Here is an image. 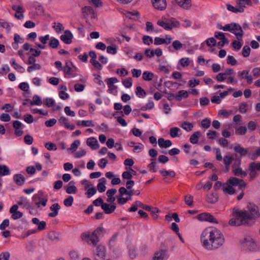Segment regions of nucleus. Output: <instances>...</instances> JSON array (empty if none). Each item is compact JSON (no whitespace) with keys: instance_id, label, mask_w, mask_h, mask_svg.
<instances>
[{"instance_id":"obj_3","label":"nucleus","mask_w":260,"mask_h":260,"mask_svg":"<svg viewBox=\"0 0 260 260\" xmlns=\"http://www.w3.org/2000/svg\"><path fill=\"white\" fill-rule=\"evenodd\" d=\"M223 30L232 32L235 35L238 41L242 40L244 32L241 26L239 24L232 23L225 24L224 26V28H223Z\"/></svg>"},{"instance_id":"obj_28","label":"nucleus","mask_w":260,"mask_h":260,"mask_svg":"<svg viewBox=\"0 0 260 260\" xmlns=\"http://www.w3.org/2000/svg\"><path fill=\"white\" fill-rule=\"evenodd\" d=\"M25 101H29L31 105H41L42 104L40 97L37 95H35L33 96L32 101L29 99H26Z\"/></svg>"},{"instance_id":"obj_53","label":"nucleus","mask_w":260,"mask_h":260,"mask_svg":"<svg viewBox=\"0 0 260 260\" xmlns=\"http://www.w3.org/2000/svg\"><path fill=\"white\" fill-rule=\"evenodd\" d=\"M248 105L246 103H242L240 105L239 111L241 113H245L247 111Z\"/></svg>"},{"instance_id":"obj_25","label":"nucleus","mask_w":260,"mask_h":260,"mask_svg":"<svg viewBox=\"0 0 260 260\" xmlns=\"http://www.w3.org/2000/svg\"><path fill=\"white\" fill-rule=\"evenodd\" d=\"M201 135L199 131L195 132L190 137L189 141L190 143L193 144H197L198 143V139Z\"/></svg>"},{"instance_id":"obj_10","label":"nucleus","mask_w":260,"mask_h":260,"mask_svg":"<svg viewBox=\"0 0 260 260\" xmlns=\"http://www.w3.org/2000/svg\"><path fill=\"white\" fill-rule=\"evenodd\" d=\"M73 36L69 30H66L64 31V34L62 35L60 38L64 43L70 44L72 42Z\"/></svg>"},{"instance_id":"obj_51","label":"nucleus","mask_w":260,"mask_h":260,"mask_svg":"<svg viewBox=\"0 0 260 260\" xmlns=\"http://www.w3.org/2000/svg\"><path fill=\"white\" fill-rule=\"evenodd\" d=\"M122 83L126 88H130L132 85V79L128 78L123 80Z\"/></svg>"},{"instance_id":"obj_54","label":"nucleus","mask_w":260,"mask_h":260,"mask_svg":"<svg viewBox=\"0 0 260 260\" xmlns=\"http://www.w3.org/2000/svg\"><path fill=\"white\" fill-rule=\"evenodd\" d=\"M201 125L202 127L208 128L210 126L211 121L209 119L205 118L202 121Z\"/></svg>"},{"instance_id":"obj_5","label":"nucleus","mask_w":260,"mask_h":260,"mask_svg":"<svg viewBox=\"0 0 260 260\" xmlns=\"http://www.w3.org/2000/svg\"><path fill=\"white\" fill-rule=\"evenodd\" d=\"M248 171L250 180H252L257 176V172H260V162H250L249 165Z\"/></svg>"},{"instance_id":"obj_16","label":"nucleus","mask_w":260,"mask_h":260,"mask_svg":"<svg viewBox=\"0 0 260 260\" xmlns=\"http://www.w3.org/2000/svg\"><path fill=\"white\" fill-rule=\"evenodd\" d=\"M106 81L109 87V90H111V92H112V90L117 89V86L114 85L115 83H117L118 81L116 78H108Z\"/></svg>"},{"instance_id":"obj_26","label":"nucleus","mask_w":260,"mask_h":260,"mask_svg":"<svg viewBox=\"0 0 260 260\" xmlns=\"http://www.w3.org/2000/svg\"><path fill=\"white\" fill-rule=\"evenodd\" d=\"M236 157V154H233L232 156H224L222 159L225 166H230L233 160H234Z\"/></svg>"},{"instance_id":"obj_13","label":"nucleus","mask_w":260,"mask_h":260,"mask_svg":"<svg viewBox=\"0 0 260 260\" xmlns=\"http://www.w3.org/2000/svg\"><path fill=\"white\" fill-rule=\"evenodd\" d=\"M168 251L166 249H161L159 251L155 253L153 256V260H163L168 257L167 254Z\"/></svg>"},{"instance_id":"obj_44","label":"nucleus","mask_w":260,"mask_h":260,"mask_svg":"<svg viewBox=\"0 0 260 260\" xmlns=\"http://www.w3.org/2000/svg\"><path fill=\"white\" fill-rule=\"evenodd\" d=\"M250 50V48L248 46H244L242 50V55L245 57L249 56Z\"/></svg>"},{"instance_id":"obj_62","label":"nucleus","mask_w":260,"mask_h":260,"mask_svg":"<svg viewBox=\"0 0 260 260\" xmlns=\"http://www.w3.org/2000/svg\"><path fill=\"white\" fill-rule=\"evenodd\" d=\"M1 120L8 122L11 120V117L8 114L3 113L0 116Z\"/></svg>"},{"instance_id":"obj_40","label":"nucleus","mask_w":260,"mask_h":260,"mask_svg":"<svg viewBox=\"0 0 260 260\" xmlns=\"http://www.w3.org/2000/svg\"><path fill=\"white\" fill-rule=\"evenodd\" d=\"M172 47L175 50H179L182 48L183 44L179 41L175 40L172 43Z\"/></svg>"},{"instance_id":"obj_20","label":"nucleus","mask_w":260,"mask_h":260,"mask_svg":"<svg viewBox=\"0 0 260 260\" xmlns=\"http://www.w3.org/2000/svg\"><path fill=\"white\" fill-rule=\"evenodd\" d=\"M234 149L235 152L239 153L241 156H245L248 153V150L242 147L239 144L235 146Z\"/></svg>"},{"instance_id":"obj_61","label":"nucleus","mask_w":260,"mask_h":260,"mask_svg":"<svg viewBox=\"0 0 260 260\" xmlns=\"http://www.w3.org/2000/svg\"><path fill=\"white\" fill-rule=\"evenodd\" d=\"M223 191L228 193L230 194H233L235 193V189L231 185H228L223 189Z\"/></svg>"},{"instance_id":"obj_46","label":"nucleus","mask_w":260,"mask_h":260,"mask_svg":"<svg viewBox=\"0 0 260 260\" xmlns=\"http://www.w3.org/2000/svg\"><path fill=\"white\" fill-rule=\"evenodd\" d=\"M247 132V128L245 126H240L236 129V133L239 135H244Z\"/></svg>"},{"instance_id":"obj_47","label":"nucleus","mask_w":260,"mask_h":260,"mask_svg":"<svg viewBox=\"0 0 260 260\" xmlns=\"http://www.w3.org/2000/svg\"><path fill=\"white\" fill-rule=\"evenodd\" d=\"M117 199V202L119 204L123 205L125 204L128 201L131 200V197H128L126 198H123L122 197L116 198Z\"/></svg>"},{"instance_id":"obj_31","label":"nucleus","mask_w":260,"mask_h":260,"mask_svg":"<svg viewBox=\"0 0 260 260\" xmlns=\"http://www.w3.org/2000/svg\"><path fill=\"white\" fill-rule=\"evenodd\" d=\"M218 200V198L213 193H211L207 196L206 201L208 203L210 204H214Z\"/></svg>"},{"instance_id":"obj_57","label":"nucleus","mask_w":260,"mask_h":260,"mask_svg":"<svg viewBox=\"0 0 260 260\" xmlns=\"http://www.w3.org/2000/svg\"><path fill=\"white\" fill-rule=\"evenodd\" d=\"M0 25L2 27L7 29L8 31H10L11 29L10 23L7 21H5L4 20H0Z\"/></svg>"},{"instance_id":"obj_55","label":"nucleus","mask_w":260,"mask_h":260,"mask_svg":"<svg viewBox=\"0 0 260 260\" xmlns=\"http://www.w3.org/2000/svg\"><path fill=\"white\" fill-rule=\"evenodd\" d=\"M160 210L158 208L156 207H154L152 210L150 211V214L152 216L154 219H157L158 217V216L156 214V213L160 212Z\"/></svg>"},{"instance_id":"obj_9","label":"nucleus","mask_w":260,"mask_h":260,"mask_svg":"<svg viewBox=\"0 0 260 260\" xmlns=\"http://www.w3.org/2000/svg\"><path fill=\"white\" fill-rule=\"evenodd\" d=\"M82 13L85 19H87L89 16H90L91 19L95 18L96 16V14L94 10L90 6H85L82 8Z\"/></svg>"},{"instance_id":"obj_36","label":"nucleus","mask_w":260,"mask_h":260,"mask_svg":"<svg viewBox=\"0 0 260 260\" xmlns=\"http://www.w3.org/2000/svg\"><path fill=\"white\" fill-rule=\"evenodd\" d=\"M180 131V129L177 127H174L170 129V134L172 138H176L178 136V133Z\"/></svg>"},{"instance_id":"obj_42","label":"nucleus","mask_w":260,"mask_h":260,"mask_svg":"<svg viewBox=\"0 0 260 260\" xmlns=\"http://www.w3.org/2000/svg\"><path fill=\"white\" fill-rule=\"evenodd\" d=\"M80 144V142L78 140H76L71 144V147L68 148V150L75 151Z\"/></svg>"},{"instance_id":"obj_35","label":"nucleus","mask_w":260,"mask_h":260,"mask_svg":"<svg viewBox=\"0 0 260 260\" xmlns=\"http://www.w3.org/2000/svg\"><path fill=\"white\" fill-rule=\"evenodd\" d=\"M193 125L191 123L184 121L181 124V127L187 131H191L193 128Z\"/></svg>"},{"instance_id":"obj_24","label":"nucleus","mask_w":260,"mask_h":260,"mask_svg":"<svg viewBox=\"0 0 260 260\" xmlns=\"http://www.w3.org/2000/svg\"><path fill=\"white\" fill-rule=\"evenodd\" d=\"M244 241H245V246H247L248 247H249V250H252L255 248L256 244L252 241L251 238H250V237L245 238Z\"/></svg>"},{"instance_id":"obj_19","label":"nucleus","mask_w":260,"mask_h":260,"mask_svg":"<svg viewBox=\"0 0 260 260\" xmlns=\"http://www.w3.org/2000/svg\"><path fill=\"white\" fill-rule=\"evenodd\" d=\"M188 95V92L187 91L181 90L175 94V100L177 101H181L183 98H187Z\"/></svg>"},{"instance_id":"obj_63","label":"nucleus","mask_w":260,"mask_h":260,"mask_svg":"<svg viewBox=\"0 0 260 260\" xmlns=\"http://www.w3.org/2000/svg\"><path fill=\"white\" fill-rule=\"evenodd\" d=\"M10 255V253L8 252H3L0 254V260H9Z\"/></svg>"},{"instance_id":"obj_18","label":"nucleus","mask_w":260,"mask_h":260,"mask_svg":"<svg viewBox=\"0 0 260 260\" xmlns=\"http://www.w3.org/2000/svg\"><path fill=\"white\" fill-rule=\"evenodd\" d=\"M158 144L160 147L165 148L170 147L172 144V142L170 140H165L162 138L158 139Z\"/></svg>"},{"instance_id":"obj_1","label":"nucleus","mask_w":260,"mask_h":260,"mask_svg":"<svg viewBox=\"0 0 260 260\" xmlns=\"http://www.w3.org/2000/svg\"><path fill=\"white\" fill-rule=\"evenodd\" d=\"M247 208V211L234 209L233 213L235 217L229 220V224L232 226L253 225L255 219L260 216L258 208L255 205L249 203Z\"/></svg>"},{"instance_id":"obj_30","label":"nucleus","mask_w":260,"mask_h":260,"mask_svg":"<svg viewBox=\"0 0 260 260\" xmlns=\"http://www.w3.org/2000/svg\"><path fill=\"white\" fill-rule=\"evenodd\" d=\"M233 173L235 176L244 177H245L247 174L246 172L243 171L242 168L238 167L237 169L233 170Z\"/></svg>"},{"instance_id":"obj_22","label":"nucleus","mask_w":260,"mask_h":260,"mask_svg":"<svg viewBox=\"0 0 260 260\" xmlns=\"http://www.w3.org/2000/svg\"><path fill=\"white\" fill-rule=\"evenodd\" d=\"M13 179L16 184L19 186L23 185L25 181V178L21 174L15 175Z\"/></svg>"},{"instance_id":"obj_12","label":"nucleus","mask_w":260,"mask_h":260,"mask_svg":"<svg viewBox=\"0 0 260 260\" xmlns=\"http://www.w3.org/2000/svg\"><path fill=\"white\" fill-rule=\"evenodd\" d=\"M152 4L154 8L159 10H163L167 7L166 0H153Z\"/></svg>"},{"instance_id":"obj_39","label":"nucleus","mask_w":260,"mask_h":260,"mask_svg":"<svg viewBox=\"0 0 260 260\" xmlns=\"http://www.w3.org/2000/svg\"><path fill=\"white\" fill-rule=\"evenodd\" d=\"M136 93L139 98L143 97L146 94L145 91L141 86L137 87Z\"/></svg>"},{"instance_id":"obj_4","label":"nucleus","mask_w":260,"mask_h":260,"mask_svg":"<svg viewBox=\"0 0 260 260\" xmlns=\"http://www.w3.org/2000/svg\"><path fill=\"white\" fill-rule=\"evenodd\" d=\"M157 23L158 25L162 27L165 29L167 30H171L173 27H179L180 26L179 22L177 21H175L173 18H172L168 22L158 20Z\"/></svg>"},{"instance_id":"obj_17","label":"nucleus","mask_w":260,"mask_h":260,"mask_svg":"<svg viewBox=\"0 0 260 260\" xmlns=\"http://www.w3.org/2000/svg\"><path fill=\"white\" fill-rule=\"evenodd\" d=\"M86 144L88 146H90L92 149H97L99 147L96 139L93 137L88 138Z\"/></svg>"},{"instance_id":"obj_21","label":"nucleus","mask_w":260,"mask_h":260,"mask_svg":"<svg viewBox=\"0 0 260 260\" xmlns=\"http://www.w3.org/2000/svg\"><path fill=\"white\" fill-rule=\"evenodd\" d=\"M74 182L72 181L70 182L66 188V191L68 194L76 193L77 192V188L75 185H71L74 184Z\"/></svg>"},{"instance_id":"obj_37","label":"nucleus","mask_w":260,"mask_h":260,"mask_svg":"<svg viewBox=\"0 0 260 260\" xmlns=\"http://www.w3.org/2000/svg\"><path fill=\"white\" fill-rule=\"evenodd\" d=\"M107 52L111 54H115L117 53V46L116 45H112L108 46Z\"/></svg>"},{"instance_id":"obj_32","label":"nucleus","mask_w":260,"mask_h":260,"mask_svg":"<svg viewBox=\"0 0 260 260\" xmlns=\"http://www.w3.org/2000/svg\"><path fill=\"white\" fill-rule=\"evenodd\" d=\"M10 173L9 169L5 165H0V175L5 176L9 175Z\"/></svg>"},{"instance_id":"obj_58","label":"nucleus","mask_w":260,"mask_h":260,"mask_svg":"<svg viewBox=\"0 0 260 260\" xmlns=\"http://www.w3.org/2000/svg\"><path fill=\"white\" fill-rule=\"evenodd\" d=\"M41 69V66L40 64L36 63L32 64V66H29L27 68V71L28 72H31L34 70H40Z\"/></svg>"},{"instance_id":"obj_15","label":"nucleus","mask_w":260,"mask_h":260,"mask_svg":"<svg viewBox=\"0 0 260 260\" xmlns=\"http://www.w3.org/2000/svg\"><path fill=\"white\" fill-rule=\"evenodd\" d=\"M50 209L52 212L49 213L48 216L51 217H54L58 215V210L60 209V206L58 203H55L50 207Z\"/></svg>"},{"instance_id":"obj_34","label":"nucleus","mask_w":260,"mask_h":260,"mask_svg":"<svg viewBox=\"0 0 260 260\" xmlns=\"http://www.w3.org/2000/svg\"><path fill=\"white\" fill-rule=\"evenodd\" d=\"M227 9L234 13H242L244 12V9H240L239 8H236L234 6H232L229 4H226Z\"/></svg>"},{"instance_id":"obj_43","label":"nucleus","mask_w":260,"mask_h":260,"mask_svg":"<svg viewBox=\"0 0 260 260\" xmlns=\"http://www.w3.org/2000/svg\"><path fill=\"white\" fill-rule=\"evenodd\" d=\"M142 40L143 43L147 45H150L153 42L152 38L149 36H144Z\"/></svg>"},{"instance_id":"obj_7","label":"nucleus","mask_w":260,"mask_h":260,"mask_svg":"<svg viewBox=\"0 0 260 260\" xmlns=\"http://www.w3.org/2000/svg\"><path fill=\"white\" fill-rule=\"evenodd\" d=\"M95 260H105L106 256L105 248L102 245H99L94 252Z\"/></svg>"},{"instance_id":"obj_27","label":"nucleus","mask_w":260,"mask_h":260,"mask_svg":"<svg viewBox=\"0 0 260 260\" xmlns=\"http://www.w3.org/2000/svg\"><path fill=\"white\" fill-rule=\"evenodd\" d=\"M106 182V180L105 178H102L99 179V183L98 184V189L100 192H103L105 191L106 187L105 184Z\"/></svg>"},{"instance_id":"obj_52","label":"nucleus","mask_w":260,"mask_h":260,"mask_svg":"<svg viewBox=\"0 0 260 260\" xmlns=\"http://www.w3.org/2000/svg\"><path fill=\"white\" fill-rule=\"evenodd\" d=\"M74 198L72 196H69L64 200V204L67 207H70L72 205Z\"/></svg>"},{"instance_id":"obj_56","label":"nucleus","mask_w":260,"mask_h":260,"mask_svg":"<svg viewBox=\"0 0 260 260\" xmlns=\"http://www.w3.org/2000/svg\"><path fill=\"white\" fill-rule=\"evenodd\" d=\"M90 62L96 69L101 70L102 68V64L96 60L90 59Z\"/></svg>"},{"instance_id":"obj_50","label":"nucleus","mask_w":260,"mask_h":260,"mask_svg":"<svg viewBox=\"0 0 260 260\" xmlns=\"http://www.w3.org/2000/svg\"><path fill=\"white\" fill-rule=\"evenodd\" d=\"M44 103L48 107H51L55 105L54 101L52 98H46Z\"/></svg>"},{"instance_id":"obj_23","label":"nucleus","mask_w":260,"mask_h":260,"mask_svg":"<svg viewBox=\"0 0 260 260\" xmlns=\"http://www.w3.org/2000/svg\"><path fill=\"white\" fill-rule=\"evenodd\" d=\"M178 5L184 9H188L191 7V0H176Z\"/></svg>"},{"instance_id":"obj_38","label":"nucleus","mask_w":260,"mask_h":260,"mask_svg":"<svg viewBox=\"0 0 260 260\" xmlns=\"http://www.w3.org/2000/svg\"><path fill=\"white\" fill-rule=\"evenodd\" d=\"M59 44L58 40L55 38H53L50 40L49 46L53 49H56L58 47Z\"/></svg>"},{"instance_id":"obj_33","label":"nucleus","mask_w":260,"mask_h":260,"mask_svg":"<svg viewBox=\"0 0 260 260\" xmlns=\"http://www.w3.org/2000/svg\"><path fill=\"white\" fill-rule=\"evenodd\" d=\"M154 76L153 73L148 71H145L143 74V79L145 81H150Z\"/></svg>"},{"instance_id":"obj_6","label":"nucleus","mask_w":260,"mask_h":260,"mask_svg":"<svg viewBox=\"0 0 260 260\" xmlns=\"http://www.w3.org/2000/svg\"><path fill=\"white\" fill-rule=\"evenodd\" d=\"M81 237L83 241L93 246H95L99 242V238L95 233L93 232L91 234L83 233L82 234Z\"/></svg>"},{"instance_id":"obj_48","label":"nucleus","mask_w":260,"mask_h":260,"mask_svg":"<svg viewBox=\"0 0 260 260\" xmlns=\"http://www.w3.org/2000/svg\"><path fill=\"white\" fill-rule=\"evenodd\" d=\"M45 147L48 150H57V147L55 144L52 142H47L45 144Z\"/></svg>"},{"instance_id":"obj_29","label":"nucleus","mask_w":260,"mask_h":260,"mask_svg":"<svg viewBox=\"0 0 260 260\" xmlns=\"http://www.w3.org/2000/svg\"><path fill=\"white\" fill-rule=\"evenodd\" d=\"M240 9H244L247 6H252L251 0H238L237 2Z\"/></svg>"},{"instance_id":"obj_14","label":"nucleus","mask_w":260,"mask_h":260,"mask_svg":"<svg viewBox=\"0 0 260 260\" xmlns=\"http://www.w3.org/2000/svg\"><path fill=\"white\" fill-rule=\"evenodd\" d=\"M103 210H104L105 213L106 214H110L112 213L116 209V206L114 205H112L110 206V205L104 203L103 202L101 206Z\"/></svg>"},{"instance_id":"obj_49","label":"nucleus","mask_w":260,"mask_h":260,"mask_svg":"<svg viewBox=\"0 0 260 260\" xmlns=\"http://www.w3.org/2000/svg\"><path fill=\"white\" fill-rule=\"evenodd\" d=\"M206 42L208 47L215 46L216 44V40L213 37L208 39Z\"/></svg>"},{"instance_id":"obj_8","label":"nucleus","mask_w":260,"mask_h":260,"mask_svg":"<svg viewBox=\"0 0 260 260\" xmlns=\"http://www.w3.org/2000/svg\"><path fill=\"white\" fill-rule=\"evenodd\" d=\"M198 219L201 221H207L210 222L217 223V220L210 213L204 212L197 216Z\"/></svg>"},{"instance_id":"obj_41","label":"nucleus","mask_w":260,"mask_h":260,"mask_svg":"<svg viewBox=\"0 0 260 260\" xmlns=\"http://www.w3.org/2000/svg\"><path fill=\"white\" fill-rule=\"evenodd\" d=\"M240 181H242V179L235 177H232L229 180L230 184L234 186H237L239 184Z\"/></svg>"},{"instance_id":"obj_2","label":"nucleus","mask_w":260,"mask_h":260,"mask_svg":"<svg viewBox=\"0 0 260 260\" xmlns=\"http://www.w3.org/2000/svg\"><path fill=\"white\" fill-rule=\"evenodd\" d=\"M224 237L220 231L215 228L205 229L201 236L203 246L208 250H214L221 246L224 242Z\"/></svg>"},{"instance_id":"obj_45","label":"nucleus","mask_w":260,"mask_h":260,"mask_svg":"<svg viewBox=\"0 0 260 260\" xmlns=\"http://www.w3.org/2000/svg\"><path fill=\"white\" fill-rule=\"evenodd\" d=\"M227 63L232 66H235L237 64V60L233 56L229 55L227 57Z\"/></svg>"},{"instance_id":"obj_60","label":"nucleus","mask_w":260,"mask_h":260,"mask_svg":"<svg viewBox=\"0 0 260 260\" xmlns=\"http://www.w3.org/2000/svg\"><path fill=\"white\" fill-rule=\"evenodd\" d=\"M33 141V138L29 135H26L24 138V142L28 145H31Z\"/></svg>"},{"instance_id":"obj_59","label":"nucleus","mask_w":260,"mask_h":260,"mask_svg":"<svg viewBox=\"0 0 260 260\" xmlns=\"http://www.w3.org/2000/svg\"><path fill=\"white\" fill-rule=\"evenodd\" d=\"M169 159L168 157L166 155H161L158 157V161L159 163L165 164L169 161Z\"/></svg>"},{"instance_id":"obj_64","label":"nucleus","mask_w":260,"mask_h":260,"mask_svg":"<svg viewBox=\"0 0 260 260\" xmlns=\"http://www.w3.org/2000/svg\"><path fill=\"white\" fill-rule=\"evenodd\" d=\"M69 255L71 260H78L79 256L77 253L75 251H71Z\"/></svg>"},{"instance_id":"obj_11","label":"nucleus","mask_w":260,"mask_h":260,"mask_svg":"<svg viewBox=\"0 0 260 260\" xmlns=\"http://www.w3.org/2000/svg\"><path fill=\"white\" fill-rule=\"evenodd\" d=\"M172 38L168 36H166L165 39L159 37H156L154 39V44L155 45H159L161 44L169 45L171 43Z\"/></svg>"}]
</instances>
